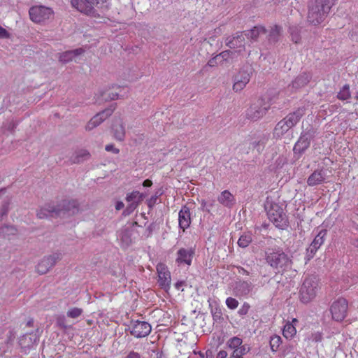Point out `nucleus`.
Returning a JSON list of instances; mask_svg holds the SVG:
<instances>
[{
  "label": "nucleus",
  "instance_id": "052dcab7",
  "mask_svg": "<svg viewBox=\"0 0 358 358\" xmlns=\"http://www.w3.org/2000/svg\"><path fill=\"white\" fill-rule=\"evenodd\" d=\"M15 127H16V124H15V123H14L13 122H11L9 124V126H8V129L11 131V130H13Z\"/></svg>",
  "mask_w": 358,
  "mask_h": 358
},
{
  "label": "nucleus",
  "instance_id": "5701e85b",
  "mask_svg": "<svg viewBox=\"0 0 358 358\" xmlns=\"http://www.w3.org/2000/svg\"><path fill=\"white\" fill-rule=\"evenodd\" d=\"M325 180V172L323 170H317L308 178L307 183L309 186H315L322 184Z\"/></svg>",
  "mask_w": 358,
  "mask_h": 358
},
{
  "label": "nucleus",
  "instance_id": "c03bdc74",
  "mask_svg": "<svg viewBox=\"0 0 358 358\" xmlns=\"http://www.w3.org/2000/svg\"><path fill=\"white\" fill-rule=\"evenodd\" d=\"M226 305L229 309L234 310L238 307V301L234 298L228 297L226 299Z\"/></svg>",
  "mask_w": 358,
  "mask_h": 358
},
{
  "label": "nucleus",
  "instance_id": "f257e3e1",
  "mask_svg": "<svg viewBox=\"0 0 358 358\" xmlns=\"http://www.w3.org/2000/svg\"><path fill=\"white\" fill-rule=\"evenodd\" d=\"M336 0H311L308 6V20L313 24L322 23Z\"/></svg>",
  "mask_w": 358,
  "mask_h": 358
},
{
  "label": "nucleus",
  "instance_id": "603ef678",
  "mask_svg": "<svg viewBox=\"0 0 358 358\" xmlns=\"http://www.w3.org/2000/svg\"><path fill=\"white\" fill-rule=\"evenodd\" d=\"M124 358H141L139 353L131 351Z\"/></svg>",
  "mask_w": 358,
  "mask_h": 358
},
{
  "label": "nucleus",
  "instance_id": "864d4df0",
  "mask_svg": "<svg viewBox=\"0 0 358 358\" xmlns=\"http://www.w3.org/2000/svg\"><path fill=\"white\" fill-rule=\"evenodd\" d=\"M228 353L225 350H220L216 355V358H227Z\"/></svg>",
  "mask_w": 358,
  "mask_h": 358
},
{
  "label": "nucleus",
  "instance_id": "423d86ee",
  "mask_svg": "<svg viewBox=\"0 0 358 358\" xmlns=\"http://www.w3.org/2000/svg\"><path fill=\"white\" fill-rule=\"evenodd\" d=\"M348 308V301L343 298H339L334 301L330 308L333 320L338 322L343 320L347 315Z\"/></svg>",
  "mask_w": 358,
  "mask_h": 358
},
{
  "label": "nucleus",
  "instance_id": "a19ab883",
  "mask_svg": "<svg viewBox=\"0 0 358 358\" xmlns=\"http://www.w3.org/2000/svg\"><path fill=\"white\" fill-rule=\"evenodd\" d=\"M17 229L13 226H5L1 229L0 233L3 236L15 235Z\"/></svg>",
  "mask_w": 358,
  "mask_h": 358
},
{
  "label": "nucleus",
  "instance_id": "e2e57ef3",
  "mask_svg": "<svg viewBox=\"0 0 358 358\" xmlns=\"http://www.w3.org/2000/svg\"><path fill=\"white\" fill-rule=\"evenodd\" d=\"M289 322L294 324V326H296V324L298 323V320L296 318H293L292 322Z\"/></svg>",
  "mask_w": 358,
  "mask_h": 358
},
{
  "label": "nucleus",
  "instance_id": "e433bc0d",
  "mask_svg": "<svg viewBox=\"0 0 358 358\" xmlns=\"http://www.w3.org/2000/svg\"><path fill=\"white\" fill-rule=\"evenodd\" d=\"M289 31L292 41L295 43H299L301 40L299 28L296 26L291 27Z\"/></svg>",
  "mask_w": 358,
  "mask_h": 358
},
{
  "label": "nucleus",
  "instance_id": "393cba45",
  "mask_svg": "<svg viewBox=\"0 0 358 358\" xmlns=\"http://www.w3.org/2000/svg\"><path fill=\"white\" fill-rule=\"evenodd\" d=\"M133 230L129 227L122 229L118 233V238L120 239L122 246L127 247L132 242Z\"/></svg>",
  "mask_w": 358,
  "mask_h": 358
},
{
  "label": "nucleus",
  "instance_id": "20e7f679",
  "mask_svg": "<svg viewBox=\"0 0 358 358\" xmlns=\"http://www.w3.org/2000/svg\"><path fill=\"white\" fill-rule=\"evenodd\" d=\"M317 282L315 277L305 278L300 289V300L303 303L310 302L317 294Z\"/></svg>",
  "mask_w": 358,
  "mask_h": 358
},
{
  "label": "nucleus",
  "instance_id": "4c0bfd02",
  "mask_svg": "<svg viewBox=\"0 0 358 358\" xmlns=\"http://www.w3.org/2000/svg\"><path fill=\"white\" fill-rule=\"evenodd\" d=\"M228 55H229V52L228 51L222 52L220 55H217L215 57H214L213 58L210 59L208 62V66H209L210 67H213V66H217V64H218V62L221 59L225 58Z\"/></svg>",
  "mask_w": 358,
  "mask_h": 358
},
{
  "label": "nucleus",
  "instance_id": "0e129e2a",
  "mask_svg": "<svg viewBox=\"0 0 358 358\" xmlns=\"http://www.w3.org/2000/svg\"><path fill=\"white\" fill-rule=\"evenodd\" d=\"M356 99H358V93L356 95Z\"/></svg>",
  "mask_w": 358,
  "mask_h": 358
},
{
  "label": "nucleus",
  "instance_id": "4468645a",
  "mask_svg": "<svg viewBox=\"0 0 358 358\" xmlns=\"http://www.w3.org/2000/svg\"><path fill=\"white\" fill-rule=\"evenodd\" d=\"M250 80V74L248 71H240L234 78L233 90L241 92L243 90Z\"/></svg>",
  "mask_w": 358,
  "mask_h": 358
},
{
  "label": "nucleus",
  "instance_id": "49530a36",
  "mask_svg": "<svg viewBox=\"0 0 358 358\" xmlns=\"http://www.w3.org/2000/svg\"><path fill=\"white\" fill-rule=\"evenodd\" d=\"M250 308V306L248 303H244L239 308L238 313L240 315H245L246 314H248Z\"/></svg>",
  "mask_w": 358,
  "mask_h": 358
},
{
  "label": "nucleus",
  "instance_id": "6e6552de",
  "mask_svg": "<svg viewBox=\"0 0 358 358\" xmlns=\"http://www.w3.org/2000/svg\"><path fill=\"white\" fill-rule=\"evenodd\" d=\"M157 272L159 286L165 291H168L170 289L171 281V273L168 267L166 264L159 263L157 265Z\"/></svg>",
  "mask_w": 358,
  "mask_h": 358
},
{
  "label": "nucleus",
  "instance_id": "412c9836",
  "mask_svg": "<svg viewBox=\"0 0 358 358\" xmlns=\"http://www.w3.org/2000/svg\"><path fill=\"white\" fill-rule=\"evenodd\" d=\"M227 45L231 49H238L240 53L244 50L245 37L243 34H238L236 36L230 37L227 39Z\"/></svg>",
  "mask_w": 358,
  "mask_h": 358
},
{
  "label": "nucleus",
  "instance_id": "37998d69",
  "mask_svg": "<svg viewBox=\"0 0 358 358\" xmlns=\"http://www.w3.org/2000/svg\"><path fill=\"white\" fill-rule=\"evenodd\" d=\"M83 313V310L78 308H73L67 312V316L71 318L78 317Z\"/></svg>",
  "mask_w": 358,
  "mask_h": 358
},
{
  "label": "nucleus",
  "instance_id": "9d476101",
  "mask_svg": "<svg viewBox=\"0 0 358 358\" xmlns=\"http://www.w3.org/2000/svg\"><path fill=\"white\" fill-rule=\"evenodd\" d=\"M57 210H60L57 215H71L78 212V203L76 200H64L56 205Z\"/></svg>",
  "mask_w": 358,
  "mask_h": 358
},
{
  "label": "nucleus",
  "instance_id": "72a5a7b5",
  "mask_svg": "<svg viewBox=\"0 0 358 358\" xmlns=\"http://www.w3.org/2000/svg\"><path fill=\"white\" fill-rule=\"evenodd\" d=\"M252 234L250 232L244 233L241 236L238 241V245L241 248H246L248 247L250 243L252 242Z\"/></svg>",
  "mask_w": 358,
  "mask_h": 358
},
{
  "label": "nucleus",
  "instance_id": "c756f323",
  "mask_svg": "<svg viewBox=\"0 0 358 358\" xmlns=\"http://www.w3.org/2000/svg\"><path fill=\"white\" fill-rule=\"evenodd\" d=\"M236 289L238 294L247 295L252 291V285L250 282L243 281L238 283Z\"/></svg>",
  "mask_w": 358,
  "mask_h": 358
},
{
  "label": "nucleus",
  "instance_id": "9b49d317",
  "mask_svg": "<svg viewBox=\"0 0 358 358\" xmlns=\"http://www.w3.org/2000/svg\"><path fill=\"white\" fill-rule=\"evenodd\" d=\"M327 235V231L325 229H321L317 236L313 239L310 246L307 248L306 258L307 260H310L313 257L317 250L324 243L325 236Z\"/></svg>",
  "mask_w": 358,
  "mask_h": 358
},
{
  "label": "nucleus",
  "instance_id": "2eb2a0df",
  "mask_svg": "<svg viewBox=\"0 0 358 358\" xmlns=\"http://www.w3.org/2000/svg\"><path fill=\"white\" fill-rule=\"evenodd\" d=\"M312 135L309 133H303L294 146V154L301 155L310 146Z\"/></svg>",
  "mask_w": 358,
  "mask_h": 358
},
{
  "label": "nucleus",
  "instance_id": "1a4fd4ad",
  "mask_svg": "<svg viewBox=\"0 0 358 358\" xmlns=\"http://www.w3.org/2000/svg\"><path fill=\"white\" fill-rule=\"evenodd\" d=\"M61 259L59 254H54L43 257L36 265V269L39 274L46 273Z\"/></svg>",
  "mask_w": 358,
  "mask_h": 358
},
{
  "label": "nucleus",
  "instance_id": "a18cd8bd",
  "mask_svg": "<svg viewBox=\"0 0 358 358\" xmlns=\"http://www.w3.org/2000/svg\"><path fill=\"white\" fill-rule=\"evenodd\" d=\"M280 31H281V29L278 26H275L274 27H273L270 32V39L276 41L278 36H279V34L280 33Z\"/></svg>",
  "mask_w": 358,
  "mask_h": 358
},
{
  "label": "nucleus",
  "instance_id": "680f3d73",
  "mask_svg": "<svg viewBox=\"0 0 358 358\" xmlns=\"http://www.w3.org/2000/svg\"><path fill=\"white\" fill-rule=\"evenodd\" d=\"M230 358H243V357H241V356L238 355L237 354H234L232 352L230 356Z\"/></svg>",
  "mask_w": 358,
  "mask_h": 358
},
{
  "label": "nucleus",
  "instance_id": "f3484780",
  "mask_svg": "<svg viewBox=\"0 0 358 358\" xmlns=\"http://www.w3.org/2000/svg\"><path fill=\"white\" fill-rule=\"evenodd\" d=\"M112 113L113 110L111 109H106L97 113L88 122L85 127L86 129L88 131L92 130L111 115Z\"/></svg>",
  "mask_w": 358,
  "mask_h": 358
},
{
  "label": "nucleus",
  "instance_id": "b1692460",
  "mask_svg": "<svg viewBox=\"0 0 358 358\" xmlns=\"http://www.w3.org/2000/svg\"><path fill=\"white\" fill-rule=\"evenodd\" d=\"M217 200L220 204L229 208L234 205L236 201L234 195L228 190L222 192Z\"/></svg>",
  "mask_w": 358,
  "mask_h": 358
},
{
  "label": "nucleus",
  "instance_id": "dca6fc26",
  "mask_svg": "<svg viewBox=\"0 0 358 358\" xmlns=\"http://www.w3.org/2000/svg\"><path fill=\"white\" fill-rule=\"evenodd\" d=\"M194 254V250L192 248H180L177 252L176 262L178 265L190 266Z\"/></svg>",
  "mask_w": 358,
  "mask_h": 358
},
{
  "label": "nucleus",
  "instance_id": "6ab92c4d",
  "mask_svg": "<svg viewBox=\"0 0 358 358\" xmlns=\"http://www.w3.org/2000/svg\"><path fill=\"white\" fill-rule=\"evenodd\" d=\"M60 210H57V206L53 203H46L41 207L37 212V217L40 219L47 218L57 215Z\"/></svg>",
  "mask_w": 358,
  "mask_h": 358
},
{
  "label": "nucleus",
  "instance_id": "c85d7f7f",
  "mask_svg": "<svg viewBox=\"0 0 358 358\" xmlns=\"http://www.w3.org/2000/svg\"><path fill=\"white\" fill-rule=\"evenodd\" d=\"M114 136L118 141H122L124 138L125 131L124 127L121 122H119L113 125V127Z\"/></svg>",
  "mask_w": 358,
  "mask_h": 358
},
{
  "label": "nucleus",
  "instance_id": "8fccbe9b",
  "mask_svg": "<svg viewBox=\"0 0 358 358\" xmlns=\"http://www.w3.org/2000/svg\"><path fill=\"white\" fill-rule=\"evenodd\" d=\"M105 150L108 152H111L114 154H118L120 150L114 146L113 144L106 145Z\"/></svg>",
  "mask_w": 358,
  "mask_h": 358
},
{
  "label": "nucleus",
  "instance_id": "2f4dec72",
  "mask_svg": "<svg viewBox=\"0 0 358 358\" xmlns=\"http://www.w3.org/2000/svg\"><path fill=\"white\" fill-rule=\"evenodd\" d=\"M117 91H120V87H117L115 89L109 90L104 92L102 94L103 100L104 101H110L115 100L119 98V92Z\"/></svg>",
  "mask_w": 358,
  "mask_h": 358
},
{
  "label": "nucleus",
  "instance_id": "3c124183",
  "mask_svg": "<svg viewBox=\"0 0 358 358\" xmlns=\"http://www.w3.org/2000/svg\"><path fill=\"white\" fill-rule=\"evenodd\" d=\"M8 203L3 204L0 208V217H3L8 213Z\"/></svg>",
  "mask_w": 358,
  "mask_h": 358
},
{
  "label": "nucleus",
  "instance_id": "0eeeda50",
  "mask_svg": "<svg viewBox=\"0 0 358 358\" xmlns=\"http://www.w3.org/2000/svg\"><path fill=\"white\" fill-rule=\"evenodd\" d=\"M267 214L269 220L275 227L283 229L287 225L285 214L278 205L272 206L271 209L268 210Z\"/></svg>",
  "mask_w": 358,
  "mask_h": 358
},
{
  "label": "nucleus",
  "instance_id": "cd10ccee",
  "mask_svg": "<svg viewBox=\"0 0 358 358\" xmlns=\"http://www.w3.org/2000/svg\"><path fill=\"white\" fill-rule=\"evenodd\" d=\"M143 199V194L138 191H134L127 196L128 202H132V208H136L138 203Z\"/></svg>",
  "mask_w": 358,
  "mask_h": 358
},
{
  "label": "nucleus",
  "instance_id": "69168bd1",
  "mask_svg": "<svg viewBox=\"0 0 358 358\" xmlns=\"http://www.w3.org/2000/svg\"><path fill=\"white\" fill-rule=\"evenodd\" d=\"M357 39H358V38H357Z\"/></svg>",
  "mask_w": 358,
  "mask_h": 358
},
{
  "label": "nucleus",
  "instance_id": "6e6d98bb",
  "mask_svg": "<svg viewBox=\"0 0 358 358\" xmlns=\"http://www.w3.org/2000/svg\"><path fill=\"white\" fill-rule=\"evenodd\" d=\"M184 285V282L183 281H179V282H177L176 284H175V287L178 289V290H180L181 289L182 291H183V289L182 288V286Z\"/></svg>",
  "mask_w": 358,
  "mask_h": 358
},
{
  "label": "nucleus",
  "instance_id": "5fc2aeb1",
  "mask_svg": "<svg viewBox=\"0 0 358 358\" xmlns=\"http://www.w3.org/2000/svg\"><path fill=\"white\" fill-rule=\"evenodd\" d=\"M313 341L315 342L320 341L322 340V335L320 333H316L313 335Z\"/></svg>",
  "mask_w": 358,
  "mask_h": 358
},
{
  "label": "nucleus",
  "instance_id": "58836bf2",
  "mask_svg": "<svg viewBox=\"0 0 358 358\" xmlns=\"http://www.w3.org/2000/svg\"><path fill=\"white\" fill-rule=\"evenodd\" d=\"M341 100H347L350 97V87L348 85H344L337 95Z\"/></svg>",
  "mask_w": 358,
  "mask_h": 358
},
{
  "label": "nucleus",
  "instance_id": "ddd939ff",
  "mask_svg": "<svg viewBox=\"0 0 358 358\" xmlns=\"http://www.w3.org/2000/svg\"><path fill=\"white\" fill-rule=\"evenodd\" d=\"M71 2L73 8L88 16L96 18L100 15L93 7L88 5L86 0H71Z\"/></svg>",
  "mask_w": 358,
  "mask_h": 358
},
{
  "label": "nucleus",
  "instance_id": "7c9ffc66",
  "mask_svg": "<svg viewBox=\"0 0 358 358\" xmlns=\"http://www.w3.org/2000/svg\"><path fill=\"white\" fill-rule=\"evenodd\" d=\"M309 82V76L303 73L298 76L292 83V87L298 89L306 85Z\"/></svg>",
  "mask_w": 358,
  "mask_h": 358
},
{
  "label": "nucleus",
  "instance_id": "a878e982",
  "mask_svg": "<svg viewBox=\"0 0 358 358\" xmlns=\"http://www.w3.org/2000/svg\"><path fill=\"white\" fill-rule=\"evenodd\" d=\"M90 157V154L87 150L81 149L75 152L71 159L73 163L77 164L89 159Z\"/></svg>",
  "mask_w": 358,
  "mask_h": 358
},
{
  "label": "nucleus",
  "instance_id": "bf43d9fd",
  "mask_svg": "<svg viewBox=\"0 0 358 358\" xmlns=\"http://www.w3.org/2000/svg\"><path fill=\"white\" fill-rule=\"evenodd\" d=\"M152 181L149 179H147V180H144L143 185L144 187H150L152 185Z\"/></svg>",
  "mask_w": 358,
  "mask_h": 358
},
{
  "label": "nucleus",
  "instance_id": "473e14b6",
  "mask_svg": "<svg viewBox=\"0 0 358 358\" xmlns=\"http://www.w3.org/2000/svg\"><path fill=\"white\" fill-rule=\"evenodd\" d=\"M266 30L263 27H255L253 29L249 30L245 35H246L248 38L256 40L260 35L264 34Z\"/></svg>",
  "mask_w": 358,
  "mask_h": 358
},
{
  "label": "nucleus",
  "instance_id": "39448f33",
  "mask_svg": "<svg viewBox=\"0 0 358 358\" xmlns=\"http://www.w3.org/2000/svg\"><path fill=\"white\" fill-rule=\"evenodd\" d=\"M29 16L31 21L35 23H43L52 19L54 12L52 8L43 6H35L29 9Z\"/></svg>",
  "mask_w": 358,
  "mask_h": 358
},
{
  "label": "nucleus",
  "instance_id": "f704fd0d",
  "mask_svg": "<svg viewBox=\"0 0 358 358\" xmlns=\"http://www.w3.org/2000/svg\"><path fill=\"white\" fill-rule=\"evenodd\" d=\"M89 6H95L99 9L106 10L108 8V0H86Z\"/></svg>",
  "mask_w": 358,
  "mask_h": 358
},
{
  "label": "nucleus",
  "instance_id": "79ce46f5",
  "mask_svg": "<svg viewBox=\"0 0 358 358\" xmlns=\"http://www.w3.org/2000/svg\"><path fill=\"white\" fill-rule=\"evenodd\" d=\"M250 348L249 346L243 345L239 346L237 349H236V350H234L233 353L237 354L241 357H243V355H246L250 351Z\"/></svg>",
  "mask_w": 358,
  "mask_h": 358
},
{
  "label": "nucleus",
  "instance_id": "f03ea898",
  "mask_svg": "<svg viewBox=\"0 0 358 358\" xmlns=\"http://www.w3.org/2000/svg\"><path fill=\"white\" fill-rule=\"evenodd\" d=\"M266 262L278 272L285 271L292 266V260L282 250L275 248L266 253Z\"/></svg>",
  "mask_w": 358,
  "mask_h": 358
},
{
  "label": "nucleus",
  "instance_id": "de8ad7c7",
  "mask_svg": "<svg viewBox=\"0 0 358 358\" xmlns=\"http://www.w3.org/2000/svg\"><path fill=\"white\" fill-rule=\"evenodd\" d=\"M10 37V33L0 25V38H9Z\"/></svg>",
  "mask_w": 358,
  "mask_h": 358
},
{
  "label": "nucleus",
  "instance_id": "aec40b11",
  "mask_svg": "<svg viewBox=\"0 0 358 358\" xmlns=\"http://www.w3.org/2000/svg\"><path fill=\"white\" fill-rule=\"evenodd\" d=\"M179 227L184 231L191 224L190 211L187 206H182L178 213Z\"/></svg>",
  "mask_w": 358,
  "mask_h": 358
},
{
  "label": "nucleus",
  "instance_id": "13d9d810",
  "mask_svg": "<svg viewBox=\"0 0 358 358\" xmlns=\"http://www.w3.org/2000/svg\"><path fill=\"white\" fill-rule=\"evenodd\" d=\"M124 208V203L122 201H118L116 203L115 208L116 210H121Z\"/></svg>",
  "mask_w": 358,
  "mask_h": 358
},
{
  "label": "nucleus",
  "instance_id": "f8f14e48",
  "mask_svg": "<svg viewBox=\"0 0 358 358\" xmlns=\"http://www.w3.org/2000/svg\"><path fill=\"white\" fill-rule=\"evenodd\" d=\"M151 326L144 321H136L133 323L131 334L136 338L148 336L151 331Z\"/></svg>",
  "mask_w": 358,
  "mask_h": 358
},
{
  "label": "nucleus",
  "instance_id": "c9c22d12",
  "mask_svg": "<svg viewBox=\"0 0 358 358\" xmlns=\"http://www.w3.org/2000/svg\"><path fill=\"white\" fill-rule=\"evenodd\" d=\"M243 341L241 338L234 336L229 339L227 342V345L234 350H236L239 346L241 345Z\"/></svg>",
  "mask_w": 358,
  "mask_h": 358
},
{
  "label": "nucleus",
  "instance_id": "a211bd4d",
  "mask_svg": "<svg viewBox=\"0 0 358 358\" xmlns=\"http://www.w3.org/2000/svg\"><path fill=\"white\" fill-rule=\"evenodd\" d=\"M262 102L252 103L247 110V117L252 120H257L263 117L267 110L266 107L261 106Z\"/></svg>",
  "mask_w": 358,
  "mask_h": 358
},
{
  "label": "nucleus",
  "instance_id": "4be33fe9",
  "mask_svg": "<svg viewBox=\"0 0 358 358\" xmlns=\"http://www.w3.org/2000/svg\"><path fill=\"white\" fill-rule=\"evenodd\" d=\"M84 52L83 48H78L73 50H69L59 54V60L60 62L66 64L75 60L78 56Z\"/></svg>",
  "mask_w": 358,
  "mask_h": 358
},
{
  "label": "nucleus",
  "instance_id": "bb28decb",
  "mask_svg": "<svg viewBox=\"0 0 358 358\" xmlns=\"http://www.w3.org/2000/svg\"><path fill=\"white\" fill-rule=\"evenodd\" d=\"M296 334V329L294 324L287 322L283 328L282 335L287 339H292Z\"/></svg>",
  "mask_w": 358,
  "mask_h": 358
},
{
  "label": "nucleus",
  "instance_id": "09e8293b",
  "mask_svg": "<svg viewBox=\"0 0 358 358\" xmlns=\"http://www.w3.org/2000/svg\"><path fill=\"white\" fill-rule=\"evenodd\" d=\"M350 34L352 40L358 41V26L353 27Z\"/></svg>",
  "mask_w": 358,
  "mask_h": 358
},
{
  "label": "nucleus",
  "instance_id": "ea45409f",
  "mask_svg": "<svg viewBox=\"0 0 358 358\" xmlns=\"http://www.w3.org/2000/svg\"><path fill=\"white\" fill-rule=\"evenodd\" d=\"M281 343V338L279 336H273L270 341L271 349L272 351L275 352L278 349Z\"/></svg>",
  "mask_w": 358,
  "mask_h": 358
},
{
  "label": "nucleus",
  "instance_id": "7ed1b4c3",
  "mask_svg": "<svg viewBox=\"0 0 358 358\" xmlns=\"http://www.w3.org/2000/svg\"><path fill=\"white\" fill-rule=\"evenodd\" d=\"M304 114V108H299L294 113L287 115L276 124L274 128L273 136L276 138L282 137L292 127L297 124Z\"/></svg>",
  "mask_w": 358,
  "mask_h": 358
},
{
  "label": "nucleus",
  "instance_id": "4d7b16f0",
  "mask_svg": "<svg viewBox=\"0 0 358 358\" xmlns=\"http://www.w3.org/2000/svg\"><path fill=\"white\" fill-rule=\"evenodd\" d=\"M129 206L127 208L125 212L127 214L131 213L135 208H132V202H129Z\"/></svg>",
  "mask_w": 358,
  "mask_h": 358
}]
</instances>
